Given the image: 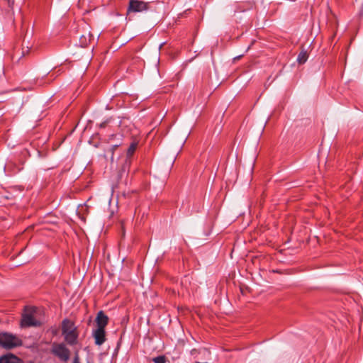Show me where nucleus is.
<instances>
[{
    "instance_id": "obj_1",
    "label": "nucleus",
    "mask_w": 363,
    "mask_h": 363,
    "mask_svg": "<svg viewBox=\"0 0 363 363\" xmlns=\"http://www.w3.org/2000/svg\"><path fill=\"white\" fill-rule=\"evenodd\" d=\"M61 330L62 335L67 345L74 346L78 344L79 332L72 320L68 318L64 319L62 321Z\"/></svg>"
},
{
    "instance_id": "obj_2",
    "label": "nucleus",
    "mask_w": 363,
    "mask_h": 363,
    "mask_svg": "<svg viewBox=\"0 0 363 363\" xmlns=\"http://www.w3.org/2000/svg\"><path fill=\"white\" fill-rule=\"evenodd\" d=\"M22 340L16 335L9 333H0V345L6 349H12L22 345Z\"/></svg>"
},
{
    "instance_id": "obj_3",
    "label": "nucleus",
    "mask_w": 363,
    "mask_h": 363,
    "mask_svg": "<svg viewBox=\"0 0 363 363\" xmlns=\"http://www.w3.org/2000/svg\"><path fill=\"white\" fill-rule=\"evenodd\" d=\"M52 352L62 362H67L69 359L70 351L63 343H54Z\"/></svg>"
},
{
    "instance_id": "obj_4",
    "label": "nucleus",
    "mask_w": 363,
    "mask_h": 363,
    "mask_svg": "<svg viewBox=\"0 0 363 363\" xmlns=\"http://www.w3.org/2000/svg\"><path fill=\"white\" fill-rule=\"evenodd\" d=\"M149 4L139 0H130L129 5L127 9V16L131 13L142 12L147 10Z\"/></svg>"
},
{
    "instance_id": "obj_5",
    "label": "nucleus",
    "mask_w": 363,
    "mask_h": 363,
    "mask_svg": "<svg viewBox=\"0 0 363 363\" xmlns=\"http://www.w3.org/2000/svg\"><path fill=\"white\" fill-rule=\"evenodd\" d=\"M21 325L23 328L25 327H30V326H37L39 325L38 321H37L33 315L31 314H24L22 316L21 320Z\"/></svg>"
},
{
    "instance_id": "obj_6",
    "label": "nucleus",
    "mask_w": 363,
    "mask_h": 363,
    "mask_svg": "<svg viewBox=\"0 0 363 363\" xmlns=\"http://www.w3.org/2000/svg\"><path fill=\"white\" fill-rule=\"evenodd\" d=\"M108 317L103 311H99L96 318L97 328L105 329L108 323Z\"/></svg>"
},
{
    "instance_id": "obj_7",
    "label": "nucleus",
    "mask_w": 363,
    "mask_h": 363,
    "mask_svg": "<svg viewBox=\"0 0 363 363\" xmlns=\"http://www.w3.org/2000/svg\"><path fill=\"white\" fill-rule=\"evenodd\" d=\"M93 337H94L96 345H101L106 341L105 329L97 328L93 331Z\"/></svg>"
},
{
    "instance_id": "obj_8",
    "label": "nucleus",
    "mask_w": 363,
    "mask_h": 363,
    "mask_svg": "<svg viewBox=\"0 0 363 363\" xmlns=\"http://www.w3.org/2000/svg\"><path fill=\"white\" fill-rule=\"evenodd\" d=\"M23 164H16L13 161H9L6 166L5 169L9 173V174H15L23 169Z\"/></svg>"
},
{
    "instance_id": "obj_9",
    "label": "nucleus",
    "mask_w": 363,
    "mask_h": 363,
    "mask_svg": "<svg viewBox=\"0 0 363 363\" xmlns=\"http://www.w3.org/2000/svg\"><path fill=\"white\" fill-rule=\"evenodd\" d=\"M0 363H22L21 360L11 353H7L0 357Z\"/></svg>"
},
{
    "instance_id": "obj_10",
    "label": "nucleus",
    "mask_w": 363,
    "mask_h": 363,
    "mask_svg": "<svg viewBox=\"0 0 363 363\" xmlns=\"http://www.w3.org/2000/svg\"><path fill=\"white\" fill-rule=\"evenodd\" d=\"M30 52L29 48L27 47L26 49H22L21 55L16 52L12 56V61L13 64H20L21 62L22 59L27 55H28Z\"/></svg>"
},
{
    "instance_id": "obj_11",
    "label": "nucleus",
    "mask_w": 363,
    "mask_h": 363,
    "mask_svg": "<svg viewBox=\"0 0 363 363\" xmlns=\"http://www.w3.org/2000/svg\"><path fill=\"white\" fill-rule=\"evenodd\" d=\"M308 57V55L306 50H302L298 55L297 61L298 64L302 65L304 64Z\"/></svg>"
},
{
    "instance_id": "obj_12",
    "label": "nucleus",
    "mask_w": 363,
    "mask_h": 363,
    "mask_svg": "<svg viewBox=\"0 0 363 363\" xmlns=\"http://www.w3.org/2000/svg\"><path fill=\"white\" fill-rule=\"evenodd\" d=\"M138 147V143L133 142L127 150L126 156L127 157H131L135 152Z\"/></svg>"
},
{
    "instance_id": "obj_13",
    "label": "nucleus",
    "mask_w": 363,
    "mask_h": 363,
    "mask_svg": "<svg viewBox=\"0 0 363 363\" xmlns=\"http://www.w3.org/2000/svg\"><path fill=\"white\" fill-rule=\"evenodd\" d=\"M154 363H165L166 357L164 355H160L152 359Z\"/></svg>"
},
{
    "instance_id": "obj_14",
    "label": "nucleus",
    "mask_w": 363,
    "mask_h": 363,
    "mask_svg": "<svg viewBox=\"0 0 363 363\" xmlns=\"http://www.w3.org/2000/svg\"><path fill=\"white\" fill-rule=\"evenodd\" d=\"M63 72H64V70L62 69V68H60H60H58V69H57V71L55 72V76H53V75H54V74H52L50 75V77H52V78H53V79H55L58 75L61 74Z\"/></svg>"
},
{
    "instance_id": "obj_15",
    "label": "nucleus",
    "mask_w": 363,
    "mask_h": 363,
    "mask_svg": "<svg viewBox=\"0 0 363 363\" xmlns=\"http://www.w3.org/2000/svg\"><path fill=\"white\" fill-rule=\"evenodd\" d=\"M118 147V145H113L111 149H110V152H111V160H113V155H114V152L115 150H116V148Z\"/></svg>"
},
{
    "instance_id": "obj_16",
    "label": "nucleus",
    "mask_w": 363,
    "mask_h": 363,
    "mask_svg": "<svg viewBox=\"0 0 363 363\" xmlns=\"http://www.w3.org/2000/svg\"><path fill=\"white\" fill-rule=\"evenodd\" d=\"M108 121H104L102 123H101L99 124V128H104L106 127L107 124H108Z\"/></svg>"
},
{
    "instance_id": "obj_17",
    "label": "nucleus",
    "mask_w": 363,
    "mask_h": 363,
    "mask_svg": "<svg viewBox=\"0 0 363 363\" xmlns=\"http://www.w3.org/2000/svg\"><path fill=\"white\" fill-rule=\"evenodd\" d=\"M78 360H79L78 357H76L74 358V361H73V362H72V363H79V362H78Z\"/></svg>"
},
{
    "instance_id": "obj_18",
    "label": "nucleus",
    "mask_w": 363,
    "mask_h": 363,
    "mask_svg": "<svg viewBox=\"0 0 363 363\" xmlns=\"http://www.w3.org/2000/svg\"><path fill=\"white\" fill-rule=\"evenodd\" d=\"M242 55L238 56V57H235V58H234V60H239V59H240V58L242 57Z\"/></svg>"
}]
</instances>
